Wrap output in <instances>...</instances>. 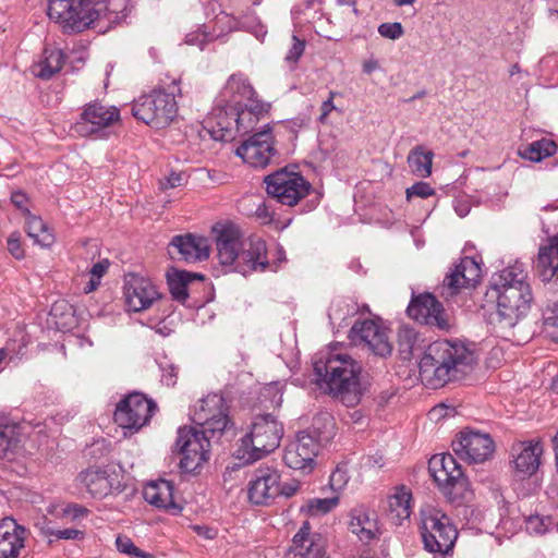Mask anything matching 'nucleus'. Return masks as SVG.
<instances>
[{
	"instance_id": "1",
	"label": "nucleus",
	"mask_w": 558,
	"mask_h": 558,
	"mask_svg": "<svg viewBox=\"0 0 558 558\" xmlns=\"http://www.w3.org/2000/svg\"><path fill=\"white\" fill-rule=\"evenodd\" d=\"M475 363V354L461 341L438 340L424 351L418 363L421 381L430 389L461 379Z\"/></svg>"
},
{
	"instance_id": "2",
	"label": "nucleus",
	"mask_w": 558,
	"mask_h": 558,
	"mask_svg": "<svg viewBox=\"0 0 558 558\" xmlns=\"http://www.w3.org/2000/svg\"><path fill=\"white\" fill-rule=\"evenodd\" d=\"M496 299L500 320L513 327L531 310L533 294L524 264L514 263L495 274L487 292Z\"/></svg>"
},
{
	"instance_id": "3",
	"label": "nucleus",
	"mask_w": 558,
	"mask_h": 558,
	"mask_svg": "<svg viewBox=\"0 0 558 558\" xmlns=\"http://www.w3.org/2000/svg\"><path fill=\"white\" fill-rule=\"evenodd\" d=\"M318 385L347 405L356 404L362 396L361 364L343 352L329 351L314 362Z\"/></svg>"
},
{
	"instance_id": "4",
	"label": "nucleus",
	"mask_w": 558,
	"mask_h": 558,
	"mask_svg": "<svg viewBox=\"0 0 558 558\" xmlns=\"http://www.w3.org/2000/svg\"><path fill=\"white\" fill-rule=\"evenodd\" d=\"M124 0H108L106 3L94 0H49L48 16L58 23L65 33H81L96 27L101 20L109 23L118 20L116 9Z\"/></svg>"
},
{
	"instance_id": "5",
	"label": "nucleus",
	"mask_w": 558,
	"mask_h": 558,
	"mask_svg": "<svg viewBox=\"0 0 558 558\" xmlns=\"http://www.w3.org/2000/svg\"><path fill=\"white\" fill-rule=\"evenodd\" d=\"M222 97L226 101L223 108L215 109L208 119L211 126V136L216 141L232 142L240 131L241 114L244 112V80L241 74L229 77Z\"/></svg>"
},
{
	"instance_id": "6",
	"label": "nucleus",
	"mask_w": 558,
	"mask_h": 558,
	"mask_svg": "<svg viewBox=\"0 0 558 558\" xmlns=\"http://www.w3.org/2000/svg\"><path fill=\"white\" fill-rule=\"evenodd\" d=\"M420 532L424 548L435 554H448L458 537L451 519L433 505H424L420 510Z\"/></svg>"
},
{
	"instance_id": "7",
	"label": "nucleus",
	"mask_w": 558,
	"mask_h": 558,
	"mask_svg": "<svg viewBox=\"0 0 558 558\" xmlns=\"http://www.w3.org/2000/svg\"><path fill=\"white\" fill-rule=\"evenodd\" d=\"M428 471L448 500L460 505L471 499L469 481L452 454L433 456L428 462Z\"/></svg>"
},
{
	"instance_id": "8",
	"label": "nucleus",
	"mask_w": 558,
	"mask_h": 558,
	"mask_svg": "<svg viewBox=\"0 0 558 558\" xmlns=\"http://www.w3.org/2000/svg\"><path fill=\"white\" fill-rule=\"evenodd\" d=\"M283 436V427L271 414L253 417L246 434V464L260 460L275 451Z\"/></svg>"
},
{
	"instance_id": "9",
	"label": "nucleus",
	"mask_w": 558,
	"mask_h": 558,
	"mask_svg": "<svg viewBox=\"0 0 558 558\" xmlns=\"http://www.w3.org/2000/svg\"><path fill=\"white\" fill-rule=\"evenodd\" d=\"M178 112L177 101L172 93L155 89L143 95L132 105V114L155 129L168 126Z\"/></svg>"
},
{
	"instance_id": "10",
	"label": "nucleus",
	"mask_w": 558,
	"mask_h": 558,
	"mask_svg": "<svg viewBox=\"0 0 558 558\" xmlns=\"http://www.w3.org/2000/svg\"><path fill=\"white\" fill-rule=\"evenodd\" d=\"M156 410L157 404L153 399L134 391L118 402L113 420L123 429L124 436H131L150 421Z\"/></svg>"
},
{
	"instance_id": "11",
	"label": "nucleus",
	"mask_w": 558,
	"mask_h": 558,
	"mask_svg": "<svg viewBox=\"0 0 558 558\" xmlns=\"http://www.w3.org/2000/svg\"><path fill=\"white\" fill-rule=\"evenodd\" d=\"M229 408L221 395L210 393L199 399L193 408L192 421L204 434L221 436L232 430Z\"/></svg>"
},
{
	"instance_id": "12",
	"label": "nucleus",
	"mask_w": 558,
	"mask_h": 558,
	"mask_svg": "<svg viewBox=\"0 0 558 558\" xmlns=\"http://www.w3.org/2000/svg\"><path fill=\"white\" fill-rule=\"evenodd\" d=\"M216 437L195 427L179 428L175 445L182 456L180 468L183 472L194 473L208 461L210 440Z\"/></svg>"
},
{
	"instance_id": "13",
	"label": "nucleus",
	"mask_w": 558,
	"mask_h": 558,
	"mask_svg": "<svg viewBox=\"0 0 558 558\" xmlns=\"http://www.w3.org/2000/svg\"><path fill=\"white\" fill-rule=\"evenodd\" d=\"M267 193L280 204L295 206L311 191V183L298 172L278 170L264 178Z\"/></svg>"
},
{
	"instance_id": "14",
	"label": "nucleus",
	"mask_w": 558,
	"mask_h": 558,
	"mask_svg": "<svg viewBox=\"0 0 558 558\" xmlns=\"http://www.w3.org/2000/svg\"><path fill=\"white\" fill-rule=\"evenodd\" d=\"M319 450L317 437L308 430H302L286 446L283 462L288 468L307 474L315 469Z\"/></svg>"
},
{
	"instance_id": "15",
	"label": "nucleus",
	"mask_w": 558,
	"mask_h": 558,
	"mask_svg": "<svg viewBox=\"0 0 558 558\" xmlns=\"http://www.w3.org/2000/svg\"><path fill=\"white\" fill-rule=\"evenodd\" d=\"M210 233L220 264L233 265L243 251V233L240 225L229 219L219 220L211 226Z\"/></svg>"
},
{
	"instance_id": "16",
	"label": "nucleus",
	"mask_w": 558,
	"mask_h": 558,
	"mask_svg": "<svg viewBox=\"0 0 558 558\" xmlns=\"http://www.w3.org/2000/svg\"><path fill=\"white\" fill-rule=\"evenodd\" d=\"M349 338L354 344L366 348L375 355L386 357L391 354L392 345L387 329L373 319L355 322Z\"/></svg>"
},
{
	"instance_id": "17",
	"label": "nucleus",
	"mask_w": 558,
	"mask_h": 558,
	"mask_svg": "<svg viewBox=\"0 0 558 558\" xmlns=\"http://www.w3.org/2000/svg\"><path fill=\"white\" fill-rule=\"evenodd\" d=\"M495 445L488 434L463 430L452 440V450L469 463H482L494 453Z\"/></svg>"
},
{
	"instance_id": "18",
	"label": "nucleus",
	"mask_w": 558,
	"mask_h": 558,
	"mask_svg": "<svg viewBox=\"0 0 558 558\" xmlns=\"http://www.w3.org/2000/svg\"><path fill=\"white\" fill-rule=\"evenodd\" d=\"M407 312L416 322L440 330H449L452 326L451 318L442 304L430 293L413 298Z\"/></svg>"
},
{
	"instance_id": "19",
	"label": "nucleus",
	"mask_w": 558,
	"mask_h": 558,
	"mask_svg": "<svg viewBox=\"0 0 558 558\" xmlns=\"http://www.w3.org/2000/svg\"><path fill=\"white\" fill-rule=\"evenodd\" d=\"M76 481L93 498H104L114 492H121L119 474L112 468H89L82 471Z\"/></svg>"
},
{
	"instance_id": "20",
	"label": "nucleus",
	"mask_w": 558,
	"mask_h": 558,
	"mask_svg": "<svg viewBox=\"0 0 558 558\" xmlns=\"http://www.w3.org/2000/svg\"><path fill=\"white\" fill-rule=\"evenodd\" d=\"M480 278L478 263L474 258L465 256L446 275L439 293L442 298L450 299L457 295L462 288L474 287Z\"/></svg>"
},
{
	"instance_id": "21",
	"label": "nucleus",
	"mask_w": 558,
	"mask_h": 558,
	"mask_svg": "<svg viewBox=\"0 0 558 558\" xmlns=\"http://www.w3.org/2000/svg\"><path fill=\"white\" fill-rule=\"evenodd\" d=\"M124 296L129 311L148 310L160 298L150 279L137 274H128L124 279Z\"/></svg>"
},
{
	"instance_id": "22",
	"label": "nucleus",
	"mask_w": 558,
	"mask_h": 558,
	"mask_svg": "<svg viewBox=\"0 0 558 558\" xmlns=\"http://www.w3.org/2000/svg\"><path fill=\"white\" fill-rule=\"evenodd\" d=\"M120 112L116 107H106L100 102L87 105L80 116V119L72 126L73 131L81 136H88L99 132L104 128L118 121Z\"/></svg>"
},
{
	"instance_id": "23",
	"label": "nucleus",
	"mask_w": 558,
	"mask_h": 558,
	"mask_svg": "<svg viewBox=\"0 0 558 558\" xmlns=\"http://www.w3.org/2000/svg\"><path fill=\"white\" fill-rule=\"evenodd\" d=\"M544 452L539 440H527L514 444L511 449L513 474L519 480H525L536 473Z\"/></svg>"
},
{
	"instance_id": "24",
	"label": "nucleus",
	"mask_w": 558,
	"mask_h": 558,
	"mask_svg": "<svg viewBox=\"0 0 558 558\" xmlns=\"http://www.w3.org/2000/svg\"><path fill=\"white\" fill-rule=\"evenodd\" d=\"M210 245L204 236L191 233L175 235L169 244V254L173 259L187 263L205 260L209 257Z\"/></svg>"
},
{
	"instance_id": "25",
	"label": "nucleus",
	"mask_w": 558,
	"mask_h": 558,
	"mask_svg": "<svg viewBox=\"0 0 558 558\" xmlns=\"http://www.w3.org/2000/svg\"><path fill=\"white\" fill-rule=\"evenodd\" d=\"M276 153L274 135L269 124H266L263 131L246 138V165L252 168H266Z\"/></svg>"
},
{
	"instance_id": "26",
	"label": "nucleus",
	"mask_w": 558,
	"mask_h": 558,
	"mask_svg": "<svg viewBox=\"0 0 558 558\" xmlns=\"http://www.w3.org/2000/svg\"><path fill=\"white\" fill-rule=\"evenodd\" d=\"M279 474L274 468L263 466L256 470L250 481L248 499L254 505H267L279 494Z\"/></svg>"
},
{
	"instance_id": "27",
	"label": "nucleus",
	"mask_w": 558,
	"mask_h": 558,
	"mask_svg": "<svg viewBox=\"0 0 558 558\" xmlns=\"http://www.w3.org/2000/svg\"><path fill=\"white\" fill-rule=\"evenodd\" d=\"M324 556V538L320 534L313 533L310 523L305 521L292 538L288 558H323Z\"/></svg>"
},
{
	"instance_id": "28",
	"label": "nucleus",
	"mask_w": 558,
	"mask_h": 558,
	"mask_svg": "<svg viewBox=\"0 0 558 558\" xmlns=\"http://www.w3.org/2000/svg\"><path fill=\"white\" fill-rule=\"evenodd\" d=\"M27 530L13 518L0 520V558H19L25 548Z\"/></svg>"
},
{
	"instance_id": "29",
	"label": "nucleus",
	"mask_w": 558,
	"mask_h": 558,
	"mask_svg": "<svg viewBox=\"0 0 558 558\" xmlns=\"http://www.w3.org/2000/svg\"><path fill=\"white\" fill-rule=\"evenodd\" d=\"M143 494L145 500L155 507L166 509L174 515L182 511V507L173 500V485L169 481L151 482L145 486Z\"/></svg>"
},
{
	"instance_id": "30",
	"label": "nucleus",
	"mask_w": 558,
	"mask_h": 558,
	"mask_svg": "<svg viewBox=\"0 0 558 558\" xmlns=\"http://www.w3.org/2000/svg\"><path fill=\"white\" fill-rule=\"evenodd\" d=\"M412 512V493L405 486H397L388 496V518L397 525L409 520Z\"/></svg>"
},
{
	"instance_id": "31",
	"label": "nucleus",
	"mask_w": 558,
	"mask_h": 558,
	"mask_svg": "<svg viewBox=\"0 0 558 558\" xmlns=\"http://www.w3.org/2000/svg\"><path fill=\"white\" fill-rule=\"evenodd\" d=\"M20 449V425L8 417H0V460H14Z\"/></svg>"
},
{
	"instance_id": "32",
	"label": "nucleus",
	"mask_w": 558,
	"mask_h": 558,
	"mask_svg": "<svg viewBox=\"0 0 558 558\" xmlns=\"http://www.w3.org/2000/svg\"><path fill=\"white\" fill-rule=\"evenodd\" d=\"M535 269L544 282L556 277L558 271V236L550 238L546 245L539 247Z\"/></svg>"
},
{
	"instance_id": "33",
	"label": "nucleus",
	"mask_w": 558,
	"mask_h": 558,
	"mask_svg": "<svg viewBox=\"0 0 558 558\" xmlns=\"http://www.w3.org/2000/svg\"><path fill=\"white\" fill-rule=\"evenodd\" d=\"M202 274L190 272L185 270H172L167 274V283L172 298L184 303L189 296L187 284L194 280H204Z\"/></svg>"
},
{
	"instance_id": "34",
	"label": "nucleus",
	"mask_w": 558,
	"mask_h": 558,
	"mask_svg": "<svg viewBox=\"0 0 558 558\" xmlns=\"http://www.w3.org/2000/svg\"><path fill=\"white\" fill-rule=\"evenodd\" d=\"M350 529L352 533L357 535V537L364 542L373 539L378 532V525L375 517L371 515L369 512L364 509L352 510Z\"/></svg>"
},
{
	"instance_id": "35",
	"label": "nucleus",
	"mask_w": 558,
	"mask_h": 558,
	"mask_svg": "<svg viewBox=\"0 0 558 558\" xmlns=\"http://www.w3.org/2000/svg\"><path fill=\"white\" fill-rule=\"evenodd\" d=\"M64 63V56L59 49H45L43 58L34 66V73L41 80H49L58 73Z\"/></svg>"
},
{
	"instance_id": "36",
	"label": "nucleus",
	"mask_w": 558,
	"mask_h": 558,
	"mask_svg": "<svg viewBox=\"0 0 558 558\" xmlns=\"http://www.w3.org/2000/svg\"><path fill=\"white\" fill-rule=\"evenodd\" d=\"M25 231L36 244L50 246L53 243V235L40 217H37L28 209H25Z\"/></svg>"
},
{
	"instance_id": "37",
	"label": "nucleus",
	"mask_w": 558,
	"mask_h": 558,
	"mask_svg": "<svg viewBox=\"0 0 558 558\" xmlns=\"http://www.w3.org/2000/svg\"><path fill=\"white\" fill-rule=\"evenodd\" d=\"M248 250H246V268L252 271H264L268 266L267 247L264 240L260 238L252 236L248 242Z\"/></svg>"
},
{
	"instance_id": "38",
	"label": "nucleus",
	"mask_w": 558,
	"mask_h": 558,
	"mask_svg": "<svg viewBox=\"0 0 558 558\" xmlns=\"http://www.w3.org/2000/svg\"><path fill=\"white\" fill-rule=\"evenodd\" d=\"M557 145L555 142L546 138L535 141L519 150V155L527 160L538 162L546 157L556 154Z\"/></svg>"
},
{
	"instance_id": "39",
	"label": "nucleus",
	"mask_w": 558,
	"mask_h": 558,
	"mask_svg": "<svg viewBox=\"0 0 558 558\" xmlns=\"http://www.w3.org/2000/svg\"><path fill=\"white\" fill-rule=\"evenodd\" d=\"M433 153L424 151L422 147H415L408 156V163L411 171L422 178H427L432 173Z\"/></svg>"
},
{
	"instance_id": "40",
	"label": "nucleus",
	"mask_w": 558,
	"mask_h": 558,
	"mask_svg": "<svg viewBox=\"0 0 558 558\" xmlns=\"http://www.w3.org/2000/svg\"><path fill=\"white\" fill-rule=\"evenodd\" d=\"M270 109L271 104L260 99L253 87L246 85V111L256 120H262L268 118Z\"/></svg>"
},
{
	"instance_id": "41",
	"label": "nucleus",
	"mask_w": 558,
	"mask_h": 558,
	"mask_svg": "<svg viewBox=\"0 0 558 558\" xmlns=\"http://www.w3.org/2000/svg\"><path fill=\"white\" fill-rule=\"evenodd\" d=\"M418 341L416 331L408 326L400 327L398 331V348L402 359L408 360L413 355Z\"/></svg>"
},
{
	"instance_id": "42",
	"label": "nucleus",
	"mask_w": 558,
	"mask_h": 558,
	"mask_svg": "<svg viewBox=\"0 0 558 558\" xmlns=\"http://www.w3.org/2000/svg\"><path fill=\"white\" fill-rule=\"evenodd\" d=\"M556 524L548 515H530L525 519V530L531 535L541 536L555 529Z\"/></svg>"
},
{
	"instance_id": "43",
	"label": "nucleus",
	"mask_w": 558,
	"mask_h": 558,
	"mask_svg": "<svg viewBox=\"0 0 558 558\" xmlns=\"http://www.w3.org/2000/svg\"><path fill=\"white\" fill-rule=\"evenodd\" d=\"M543 331L558 342V302L548 304L543 312Z\"/></svg>"
},
{
	"instance_id": "44",
	"label": "nucleus",
	"mask_w": 558,
	"mask_h": 558,
	"mask_svg": "<svg viewBox=\"0 0 558 558\" xmlns=\"http://www.w3.org/2000/svg\"><path fill=\"white\" fill-rule=\"evenodd\" d=\"M116 546L120 553L133 556L134 558H155L151 554L136 547L132 539L124 535L117 537Z\"/></svg>"
},
{
	"instance_id": "45",
	"label": "nucleus",
	"mask_w": 558,
	"mask_h": 558,
	"mask_svg": "<svg viewBox=\"0 0 558 558\" xmlns=\"http://www.w3.org/2000/svg\"><path fill=\"white\" fill-rule=\"evenodd\" d=\"M339 504V497L333 496L329 498L313 499L308 504V509L315 514H325L336 508Z\"/></svg>"
},
{
	"instance_id": "46",
	"label": "nucleus",
	"mask_w": 558,
	"mask_h": 558,
	"mask_svg": "<svg viewBox=\"0 0 558 558\" xmlns=\"http://www.w3.org/2000/svg\"><path fill=\"white\" fill-rule=\"evenodd\" d=\"M8 251L16 259H23L25 257V251L22 246L21 233L15 231L12 232L7 240Z\"/></svg>"
},
{
	"instance_id": "47",
	"label": "nucleus",
	"mask_w": 558,
	"mask_h": 558,
	"mask_svg": "<svg viewBox=\"0 0 558 558\" xmlns=\"http://www.w3.org/2000/svg\"><path fill=\"white\" fill-rule=\"evenodd\" d=\"M435 191L427 182H417L413 184L411 187H408L405 191L407 199H411L412 197H421L427 198L434 195Z\"/></svg>"
},
{
	"instance_id": "48",
	"label": "nucleus",
	"mask_w": 558,
	"mask_h": 558,
	"mask_svg": "<svg viewBox=\"0 0 558 558\" xmlns=\"http://www.w3.org/2000/svg\"><path fill=\"white\" fill-rule=\"evenodd\" d=\"M305 50V40L298 36H292V46L286 54V61L295 64L303 56Z\"/></svg>"
},
{
	"instance_id": "49",
	"label": "nucleus",
	"mask_w": 558,
	"mask_h": 558,
	"mask_svg": "<svg viewBox=\"0 0 558 558\" xmlns=\"http://www.w3.org/2000/svg\"><path fill=\"white\" fill-rule=\"evenodd\" d=\"M378 33L385 38L396 40L403 35V27L401 23H383L378 26Z\"/></svg>"
},
{
	"instance_id": "50",
	"label": "nucleus",
	"mask_w": 558,
	"mask_h": 558,
	"mask_svg": "<svg viewBox=\"0 0 558 558\" xmlns=\"http://www.w3.org/2000/svg\"><path fill=\"white\" fill-rule=\"evenodd\" d=\"M348 481L347 471L342 468H337L330 475L329 485L333 492H339L347 485Z\"/></svg>"
},
{
	"instance_id": "51",
	"label": "nucleus",
	"mask_w": 558,
	"mask_h": 558,
	"mask_svg": "<svg viewBox=\"0 0 558 558\" xmlns=\"http://www.w3.org/2000/svg\"><path fill=\"white\" fill-rule=\"evenodd\" d=\"M186 182V175L184 172H172L165 180L160 181V187L162 190L173 189L184 185Z\"/></svg>"
},
{
	"instance_id": "52",
	"label": "nucleus",
	"mask_w": 558,
	"mask_h": 558,
	"mask_svg": "<svg viewBox=\"0 0 558 558\" xmlns=\"http://www.w3.org/2000/svg\"><path fill=\"white\" fill-rule=\"evenodd\" d=\"M254 217L259 221L262 225H268L272 221V213L269 209V207L266 205V203L262 202L257 205Z\"/></svg>"
},
{
	"instance_id": "53",
	"label": "nucleus",
	"mask_w": 558,
	"mask_h": 558,
	"mask_svg": "<svg viewBox=\"0 0 558 558\" xmlns=\"http://www.w3.org/2000/svg\"><path fill=\"white\" fill-rule=\"evenodd\" d=\"M335 96H336V93L335 92H330L328 99L325 100L322 104L320 116L318 118L320 123H325L326 120H327L328 114L336 108L335 105H333Z\"/></svg>"
},
{
	"instance_id": "54",
	"label": "nucleus",
	"mask_w": 558,
	"mask_h": 558,
	"mask_svg": "<svg viewBox=\"0 0 558 558\" xmlns=\"http://www.w3.org/2000/svg\"><path fill=\"white\" fill-rule=\"evenodd\" d=\"M83 536V532L76 529H62L56 532V539H77Z\"/></svg>"
},
{
	"instance_id": "55",
	"label": "nucleus",
	"mask_w": 558,
	"mask_h": 558,
	"mask_svg": "<svg viewBox=\"0 0 558 558\" xmlns=\"http://www.w3.org/2000/svg\"><path fill=\"white\" fill-rule=\"evenodd\" d=\"M177 375L178 371L174 366H169L167 368H163V373L161 376V381L167 385L168 387H172L175 385L177 381Z\"/></svg>"
},
{
	"instance_id": "56",
	"label": "nucleus",
	"mask_w": 558,
	"mask_h": 558,
	"mask_svg": "<svg viewBox=\"0 0 558 558\" xmlns=\"http://www.w3.org/2000/svg\"><path fill=\"white\" fill-rule=\"evenodd\" d=\"M108 267H109V262L108 259H102L98 263H96L92 269H90V275L95 278H98L100 279L108 270Z\"/></svg>"
},
{
	"instance_id": "57",
	"label": "nucleus",
	"mask_w": 558,
	"mask_h": 558,
	"mask_svg": "<svg viewBox=\"0 0 558 558\" xmlns=\"http://www.w3.org/2000/svg\"><path fill=\"white\" fill-rule=\"evenodd\" d=\"M11 201L14 204V206H16L19 209H21L23 211V214L25 215V209H27L25 207V204L27 203V196L23 192L17 191V192L12 193Z\"/></svg>"
},
{
	"instance_id": "58",
	"label": "nucleus",
	"mask_w": 558,
	"mask_h": 558,
	"mask_svg": "<svg viewBox=\"0 0 558 558\" xmlns=\"http://www.w3.org/2000/svg\"><path fill=\"white\" fill-rule=\"evenodd\" d=\"M343 305H344V301H341V300L336 301L331 304L329 312H328V317L330 320L340 319V318L345 317V315H343V316L340 315V312L342 311Z\"/></svg>"
},
{
	"instance_id": "59",
	"label": "nucleus",
	"mask_w": 558,
	"mask_h": 558,
	"mask_svg": "<svg viewBox=\"0 0 558 558\" xmlns=\"http://www.w3.org/2000/svg\"><path fill=\"white\" fill-rule=\"evenodd\" d=\"M250 32H251L252 34H254V36L256 37V39H257V40H259V41H263V40H264V38H265V36H266V34H267V31H266L265 26H264V25H262V24H259V23H257L255 26H253V27L250 29Z\"/></svg>"
},
{
	"instance_id": "60",
	"label": "nucleus",
	"mask_w": 558,
	"mask_h": 558,
	"mask_svg": "<svg viewBox=\"0 0 558 558\" xmlns=\"http://www.w3.org/2000/svg\"><path fill=\"white\" fill-rule=\"evenodd\" d=\"M378 62L375 59H369L363 62V71L366 74H371L378 69Z\"/></svg>"
},
{
	"instance_id": "61",
	"label": "nucleus",
	"mask_w": 558,
	"mask_h": 558,
	"mask_svg": "<svg viewBox=\"0 0 558 558\" xmlns=\"http://www.w3.org/2000/svg\"><path fill=\"white\" fill-rule=\"evenodd\" d=\"M447 410H448V408L445 404H439L437 407H434L430 410L429 414H430V416L433 418H439V417H442V416L447 415V413H445V414L442 413V412H445Z\"/></svg>"
},
{
	"instance_id": "62",
	"label": "nucleus",
	"mask_w": 558,
	"mask_h": 558,
	"mask_svg": "<svg viewBox=\"0 0 558 558\" xmlns=\"http://www.w3.org/2000/svg\"><path fill=\"white\" fill-rule=\"evenodd\" d=\"M278 393V388L276 385H267L263 388L262 390V396H263V400L262 402L264 403L266 401V398L270 395H274L276 396Z\"/></svg>"
},
{
	"instance_id": "63",
	"label": "nucleus",
	"mask_w": 558,
	"mask_h": 558,
	"mask_svg": "<svg viewBox=\"0 0 558 558\" xmlns=\"http://www.w3.org/2000/svg\"><path fill=\"white\" fill-rule=\"evenodd\" d=\"M100 283V279L95 278L92 276L90 280L88 281L87 286L84 288L85 293H89L97 289V287Z\"/></svg>"
},
{
	"instance_id": "64",
	"label": "nucleus",
	"mask_w": 558,
	"mask_h": 558,
	"mask_svg": "<svg viewBox=\"0 0 558 558\" xmlns=\"http://www.w3.org/2000/svg\"><path fill=\"white\" fill-rule=\"evenodd\" d=\"M239 458V461L233 462L231 465H228L226 469L234 472L235 474L241 471V469L244 465V462H242L241 458Z\"/></svg>"
}]
</instances>
